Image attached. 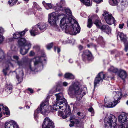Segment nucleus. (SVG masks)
Here are the masks:
<instances>
[{
	"label": "nucleus",
	"instance_id": "nucleus-31",
	"mask_svg": "<svg viewBox=\"0 0 128 128\" xmlns=\"http://www.w3.org/2000/svg\"><path fill=\"white\" fill-rule=\"evenodd\" d=\"M41 57H36L33 59V60H36L34 62V65H36L38 64L39 62H41Z\"/></svg>",
	"mask_w": 128,
	"mask_h": 128
},
{
	"label": "nucleus",
	"instance_id": "nucleus-15",
	"mask_svg": "<svg viewBox=\"0 0 128 128\" xmlns=\"http://www.w3.org/2000/svg\"><path fill=\"white\" fill-rule=\"evenodd\" d=\"M118 76L122 79H124L127 76L126 72L124 70L120 69L118 70Z\"/></svg>",
	"mask_w": 128,
	"mask_h": 128
},
{
	"label": "nucleus",
	"instance_id": "nucleus-9",
	"mask_svg": "<svg viewBox=\"0 0 128 128\" xmlns=\"http://www.w3.org/2000/svg\"><path fill=\"white\" fill-rule=\"evenodd\" d=\"M104 74L102 72L99 73L95 78L94 81V87H96V85L100 82H102L105 78Z\"/></svg>",
	"mask_w": 128,
	"mask_h": 128
},
{
	"label": "nucleus",
	"instance_id": "nucleus-45",
	"mask_svg": "<svg viewBox=\"0 0 128 128\" xmlns=\"http://www.w3.org/2000/svg\"><path fill=\"white\" fill-rule=\"evenodd\" d=\"M72 121H74V123L78 124L79 123V121L78 120L76 119H74Z\"/></svg>",
	"mask_w": 128,
	"mask_h": 128
},
{
	"label": "nucleus",
	"instance_id": "nucleus-51",
	"mask_svg": "<svg viewBox=\"0 0 128 128\" xmlns=\"http://www.w3.org/2000/svg\"><path fill=\"white\" fill-rule=\"evenodd\" d=\"M4 32V29L2 27H0V33H3Z\"/></svg>",
	"mask_w": 128,
	"mask_h": 128
},
{
	"label": "nucleus",
	"instance_id": "nucleus-8",
	"mask_svg": "<svg viewBox=\"0 0 128 128\" xmlns=\"http://www.w3.org/2000/svg\"><path fill=\"white\" fill-rule=\"evenodd\" d=\"M117 121L116 118L112 114H110L108 117V118H106L104 120V125L107 126L109 124H113L116 123Z\"/></svg>",
	"mask_w": 128,
	"mask_h": 128
},
{
	"label": "nucleus",
	"instance_id": "nucleus-19",
	"mask_svg": "<svg viewBox=\"0 0 128 128\" xmlns=\"http://www.w3.org/2000/svg\"><path fill=\"white\" fill-rule=\"evenodd\" d=\"M84 54L85 56L88 60H91L92 59V57L91 53L89 50L84 52Z\"/></svg>",
	"mask_w": 128,
	"mask_h": 128
},
{
	"label": "nucleus",
	"instance_id": "nucleus-5",
	"mask_svg": "<svg viewBox=\"0 0 128 128\" xmlns=\"http://www.w3.org/2000/svg\"><path fill=\"white\" fill-rule=\"evenodd\" d=\"M102 15L106 22L108 24L111 25L115 23V20L111 14L105 11L104 12Z\"/></svg>",
	"mask_w": 128,
	"mask_h": 128
},
{
	"label": "nucleus",
	"instance_id": "nucleus-49",
	"mask_svg": "<svg viewBox=\"0 0 128 128\" xmlns=\"http://www.w3.org/2000/svg\"><path fill=\"white\" fill-rule=\"evenodd\" d=\"M71 123L70 124L69 126L70 127H72L74 126V121H72V120L71 121Z\"/></svg>",
	"mask_w": 128,
	"mask_h": 128
},
{
	"label": "nucleus",
	"instance_id": "nucleus-10",
	"mask_svg": "<svg viewBox=\"0 0 128 128\" xmlns=\"http://www.w3.org/2000/svg\"><path fill=\"white\" fill-rule=\"evenodd\" d=\"M118 120L121 123L128 122V114L122 113L118 116Z\"/></svg>",
	"mask_w": 128,
	"mask_h": 128
},
{
	"label": "nucleus",
	"instance_id": "nucleus-21",
	"mask_svg": "<svg viewBox=\"0 0 128 128\" xmlns=\"http://www.w3.org/2000/svg\"><path fill=\"white\" fill-rule=\"evenodd\" d=\"M42 4L44 6L46 10H49L52 8L53 5L51 3H48L44 1H43Z\"/></svg>",
	"mask_w": 128,
	"mask_h": 128
},
{
	"label": "nucleus",
	"instance_id": "nucleus-17",
	"mask_svg": "<svg viewBox=\"0 0 128 128\" xmlns=\"http://www.w3.org/2000/svg\"><path fill=\"white\" fill-rule=\"evenodd\" d=\"M117 37L118 39L119 38L121 40L124 42L127 40L126 37V36L121 32H118L117 35Z\"/></svg>",
	"mask_w": 128,
	"mask_h": 128
},
{
	"label": "nucleus",
	"instance_id": "nucleus-39",
	"mask_svg": "<svg viewBox=\"0 0 128 128\" xmlns=\"http://www.w3.org/2000/svg\"><path fill=\"white\" fill-rule=\"evenodd\" d=\"M124 43L125 47L124 50L126 52H127L128 50V41L127 40Z\"/></svg>",
	"mask_w": 128,
	"mask_h": 128
},
{
	"label": "nucleus",
	"instance_id": "nucleus-42",
	"mask_svg": "<svg viewBox=\"0 0 128 128\" xmlns=\"http://www.w3.org/2000/svg\"><path fill=\"white\" fill-rule=\"evenodd\" d=\"M53 44L52 43H51L47 46V48L48 50H50L53 46Z\"/></svg>",
	"mask_w": 128,
	"mask_h": 128
},
{
	"label": "nucleus",
	"instance_id": "nucleus-58",
	"mask_svg": "<svg viewBox=\"0 0 128 128\" xmlns=\"http://www.w3.org/2000/svg\"><path fill=\"white\" fill-rule=\"evenodd\" d=\"M28 90L31 93H33V90L32 89L29 88L28 89Z\"/></svg>",
	"mask_w": 128,
	"mask_h": 128
},
{
	"label": "nucleus",
	"instance_id": "nucleus-43",
	"mask_svg": "<svg viewBox=\"0 0 128 128\" xmlns=\"http://www.w3.org/2000/svg\"><path fill=\"white\" fill-rule=\"evenodd\" d=\"M28 30L27 29H25L24 30L20 32V34H21V36H23L24 35L25 33L26 32L28 31Z\"/></svg>",
	"mask_w": 128,
	"mask_h": 128
},
{
	"label": "nucleus",
	"instance_id": "nucleus-55",
	"mask_svg": "<svg viewBox=\"0 0 128 128\" xmlns=\"http://www.w3.org/2000/svg\"><path fill=\"white\" fill-rule=\"evenodd\" d=\"M68 83L66 82H64L63 83V86H67Z\"/></svg>",
	"mask_w": 128,
	"mask_h": 128
},
{
	"label": "nucleus",
	"instance_id": "nucleus-44",
	"mask_svg": "<svg viewBox=\"0 0 128 128\" xmlns=\"http://www.w3.org/2000/svg\"><path fill=\"white\" fill-rule=\"evenodd\" d=\"M18 64L20 66H21L23 64V62L21 61H18L17 62Z\"/></svg>",
	"mask_w": 128,
	"mask_h": 128
},
{
	"label": "nucleus",
	"instance_id": "nucleus-60",
	"mask_svg": "<svg viewBox=\"0 0 128 128\" xmlns=\"http://www.w3.org/2000/svg\"><path fill=\"white\" fill-rule=\"evenodd\" d=\"M68 115V114L67 115H63V116L62 115V118L64 119H65L67 117Z\"/></svg>",
	"mask_w": 128,
	"mask_h": 128
},
{
	"label": "nucleus",
	"instance_id": "nucleus-4",
	"mask_svg": "<svg viewBox=\"0 0 128 128\" xmlns=\"http://www.w3.org/2000/svg\"><path fill=\"white\" fill-rule=\"evenodd\" d=\"M46 25L44 23H38V24L33 27L32 30H30L31 35L32 36H34L39 34L38 28H39L40 30L43 32L46 29Z\"/></svg>",
	"mask_w": 128,
	"mask_h": 128
},
{
	"label": "nucleus",
	"instance_id": "nucleus-13",
	"mask_svg": "<svg viewBox=\"0 0 128 128\" xmlns=\"http://www.w3.org/2000/svg\"><path fill=\"white\" fill-rule=\"evenodd\" d=\"M121 97L119 96L117 98V100H114L113 102L105 103L104 106L107 108H110L114 106L118 103L120 102V100L121 99Z\"/></svg>",
	"mask_w": 128,
	"mask_h": 128
},
{
	"label": "nucleus",
	"instance_id": "nucleus-26",
	"mask_svg": "<svg viewBox=\"0 0 128 128\" xmlns=\"http://www.w3.org/2000/svg\"><path fill=\"white\" fill-rule=\"evenodd\" d=\"M94 23V24L98 28H101V27L102 26L101 22L99 20H95Z\"/></svg>",
	"mask_w": 128,
	"mask_h": 128
},
{
	"label": "nucleus",
	"instance_id": "nucleus-29",
	"mask_svg": "<svg viewBox=\"0 0 128 128\" xmlns=\"http://www.w3.org/2000/svg\"><path fill=\"white\" fill-rule=\"evenodd\" d=\"M80 1L86 6H90L91 5L89 0H80Z\"/></svg>",
	"mask_w": 128,
	"mask_h": 128
},
{
	"label": "nucleus",
	"instance_id": "nucleus-24",
	"mask_svg": "<svg viewBox=\"0 0 128 128\" xmlns=\"http://www.w3.org/2000/svg\"><path fill=\"white\" fill-rule=\"evenodd\" d=\"M12 86L10 84L7 85L6 88V90L8 94H10L12 92Z\"/></svg>",
	"mask_w": 128,
	"mask_h": 128
},
{
	"label": "nucleus",
	"instance_id": "nucleus-32",
	"mask_svg": "<svg viewBox=\"0 0 128 128\" xmlns=\"http://www.w3.org/2000/svg\"><path fill=\"white\" fill-rule=\"evenodd\" d=\"M108 70L111 71L114 73H116L117 72H118V70L117 68H114L113 66H111L110 68Z\"/></svg>",
	"mask_w": 128,
	"mask_h": 128
},
{
	"label": "nucleus",
	"instance_id": "nucleus-63",
	"mask_svg": "<svg viewBox=\"0 0 128 128\" xmlns=\"http://www.w3.org/2000/svg\"><path fill=\"white\" fill-rule=\"evenodd\" d=\"M62 76V74H58V76Z\"/></svg>",
	"mask_w": 128,
	"mask_h": 128
},
{
	"label": "nucleus",
	"instance_id": "nucleus-37",
	"mask_svg": "<svg viewBox=\"0 0 128 128\" xmlns=\"http://www.w3.org/2000/svg\"><path fill=\"white\" fill-rule=\"evenodd\" d=\"M65 11L66 14L69 16H71L72 15V13L71 10L69 9L66 8L65 9Z\"/></svg>",
	"mask_w": 128,
	"mask_h": 128
},
{
	"label": "nucleus",
	"instance_id": "nucleus-3",
	"mask_svg": "<svg viewBox=\"0 0 128 128\" xmlns=\"http://www.w3.org/2000/svg\"><path fill=\"white\" fill-rule=\"evenodd\" d=\"M87 93V90L86 88H84L77 82H75L70 86L69 88L68 94L71 95H81L83 96Z\"/></svg>",
	"mask_w": 128,
	"mask_h": 128
},
{
	"label": "nucleus",
	"instance_id": "nucleus-52",
	"mask_svg": "<svg viewBox=\"0 0 128 128\" xmlns=\"http://www.w3.org/2000/svg\"><path fill=\"white\" fill-rule=\"evenodd\" d=\"M124 25V24L122 23V24H120L119 25V27L120 28H123V27Z\"/></svg>",
	"mask_w": 128,
	"mask_h": 128
},
{
	"label": "nucleus",
	"instance_id": "nucleus-11",
	"mask_svg": "<svg viewBox=\"0 0 128 128\" xmlns=\"http://www.w3.org/2000/svg\"><path fill=\"white\" fill-rule=\"evenodd\" d=\"M9 116L10 112L8 108L6 106L4 107L2 105H0V118L2 117V114Z\"/></svg>",
	"mask_w": 128,
	"mask_h": 128
},
{
	"label": "nucleus",
	"instance_id": "nucleus-62",
	"mask_svg": "<svg viewBox=\"0 0 128 128\" xmlns=\"http://www.w3.org/2000/svg\"><path fill=\"white\" fill-rule=\"evenodd\" d=\"M78 97H80L79 100H80L82 98V97H81V96H77L76 97V98L77 99H78Z\"/></svg>",
	"mask_w": 128,
	"mask_h": 128
},
{
	"label": "nucleus",
	"instance_id": "nucleus-22",
	"mask_svg": "<svg viewBox=\"0 0 128 128\" xmlns=\"http://www.w3.org/2000/svg\"><path fill=\"white\" fill-rule=\"evenodd\" d=\"M101 28L104 30L107 33H109L111 32L110 29L108 25H103L102 26Z\"/></svg>",
	"mask_w": 128,
	"mask_h": 128
},
{
	"label": "nucleus",
	"instance_id": "nucleus-2",
	"mask_svg": "<svg viewBox=\"0 0 128 128\" xmlns=\"http://www.w3.org/2000/svg\"><path fill=\"white\" fill-rule=\"evenodd\" d=\"M60 26L66 33L75 35L79 33L80 28L78 22L71 18L65 16L61 20Z\"/></svg>",
	"mask_w": 128,
	"mask_h": 128
},
{
	"label": "nucleus",
	"instance_id": "nucleus-59",
	"mask_svg": "<svg viewBox=\"0 0 128 128\" xmlns=\"http://www.w3.org/2000/svg\"><path fill=\"white\" fill-rule=\"evenodd\" d=\"M56 96H62L63 95V94L62 93H58L55 94Z\"/></svg>",
	"mask_w": 128,
	"mask_h": 128
},
{
	"label": "nucleus",
	"instance_id": "nucleus-23",
	"mask_svg": "<svg viewBox=\"0 0 128 128\" xmlns=\"http://www.w3.org/2000/svg\"><path fill=\"white\" fill-rule=\"evenodd\" d=\"M16 47L13 46H12L11 48V50L8 52V54L9 55H11L12 54H14L16 51Z\"/></svg>",
	"mask_w": 128,
	"mask_h": 128
},
{
	"label": "nucleus",
	"instance_id": "nucleus-56",
	"mask_svg": "<svg viewBox=\"0 0 128 128\" xmlns=\"http://www.w3.org/2000/svg\"><path fill=\"white\" fill-rule=\"evenodd\" d=\"M93 109L92 108H89L88 109V111L91 112H92L93 111Z\"/></svg>",
	"mask_w": 128,
	"mask_h": 128
},
{
	"label": "nucleus",
	"instance_id": "nucleus-20",
	"mask_svg": "<svg viewBox=\"0 0 128 128\" xmlns=\"http://www.w3.org/2000/svg\"><path fill=\"white\" fill-rule=\"evenodd\" d=\"M65 3V1L64 0H62L60 1V6H58V4H57V7L56 8V7H54V8L57 11H58L60 10H63V8L62 7V6H60L62 4H64Z\"/></svg>",
	"mask_w": 128,
	"mask_h": 128
},
{
	"label": "nucleus",
	"instance_id": "nucleus-7",
	"mask_svg": "<svg viewBox=\"0 0 128 128\" xmlns=\"http://www.w3.org/2000/svg\"><path fill=\"white\" fill-rule=\"evenodd\" d=\"M42 126V128H54V123L48 118H45Z\"/></svg>",
	"mask_w": 128,
	"mask_h": 128
},
{
	"label": "nucleus",
	"instance_id": "nucleus-14",
	"mask_svg": "<svg viewBox=\"0 0 128 128\" xmlns=\"http://www.w3.org/2000/svg\"><path fill=\"white\" fill-rule=\"evenodd\" d=\"M31 46V44L30 43H28L27 45H25L24 47H22L20 49V54L24 55L26 54Z\"/></svg>",
	"mask_w": 128,
	"mask_h": 128
},
{
	"label": "nucleus",
	"instance_id": "nucleus-48",
	"mask_svg": "<svg viewBox=\"0 0 128 128\" xmlns=\"http://www.w3.org/2000/svg\"><path fill=\"white\" fill-rule=\"evenodd\" d=\"M34 48H35L36 50H38L40 49V47L38 46H36L34 47Z\"/></svg>",
	"mask_w": 128,
	"mask_h": 128
},
{
	"label": "nucleus",
	"instance_id": "nucleus-50",
	"mask_svg": "<svg viewBox=\"0 0 128 128\" xmlns=\"http://www.w3.org/2000/svg\"><path fill=\"white\" fill-rule=\"evenodd\" d=\"M34 52L32 51H31L30 53V55L31 56H33L34 55Z\"/></svg>",
	"mask_w": 128,
	"mask_h": 128
},
{
	"label": "nucleus",
	"instance_id": "nucleus-64",
	"mask_svg": "<svg viewBox=\"0 0 128 128\" xmlns=\"http://www.w3.org/2000/svg\"><path fill=\"white\" fill-rule=\"evenodd\" d=\"M80 112H79L77 113V114L78 115V116H79L80 115Z\"/></svg>",
	"mask_w": 128,
	"mask_h": 128
},
{
	"label": "nucleus",
	"instance_id": "nucleus-47",
	"mask_svg": "<svg viewBox=\"0 0 128 128\" xmlns=\"http://www.w3.org/2000/svg\"><path fill=\"white\" fill-rule=\"evenodd\" d=\"M58 110V115L59 116H62V115L63 114V112L62 111H59Z\"/></svg>",
	"mask_w": 128,
	"mask_h": 128
},
{
	"label": "nucleus",
	"instance_id": "nucleus-33",
	"mask_svg": "<svg viewBox=\"0 0 128 128\" xmlns=\"http://www.w3.org/2000/svg\"><path fill=\"white\" fill-rule=\"evenodd\" d=\"M116 125V123L113 124H108L107 126H105V128H114L115 126Z\"/></svg>",
	"mask_w": 128,
	"mask_h": 128
},
{
	"label": "nucleus",
	"instance_id": "nucleus-34",
	"mask_svg": "<svg viewBox=\"0 0 128 128\" xmlns=\"http://www.w3.org/2000/svg\"><path fill=\"white\" fill-rule=\"evenodd\" d=\"M20 34V32H16L14 34L13 37L14 38L16 39L20 38L21 36V34Z\"/></svg>",
	"mask_w": 128,
	"mask_h": 128
},
{
	"label": "nucleus",
	"instance_id": "nucleus-40",
	"mask_svg": "<svg viewBox=\"0 0 128 128\" xmlns=\"http://www.w3.org/2000/svg\"><path fill=\"white\" fill-rule=\"evenodd\" d=\"M121 128H128V122L125 123L121 126Z\"/></svg>",
	"mask_w": 128,
	"mask_h": 128
},
{
	"label": "nucleus",
	"instance_id": "nucleus-35",
	"mask_svg": "<svg viewBox=\"0 0 128 128\" xmlns=\"http://www.w3.org/2000/svg\"><path fill=\"white\" fill-rule=\"evenodd\" d=\"M114 94H116V96H126L128 95V94L126 93V94H122V93L120 92H117L116 91L114 92Z\"/></svg>",
	"mask_w": 128,
	"mask_h": 128
},
{
	"label": "nucleus",
	"instance_id": "nucleus-54",
	"mask_svg": "<svg viewBox=\"0 0 128 128\" xmlns=\"http://www.w3.org/2000/svg\"><path fill=\"white\" fill-rule=\"evenodd\" d=\"M102 0H93L95 2L97 3H99L101 2Z\"/></svg>",
	"mask_w": 128,
	"mask_h": 128
},
{
	"label": "nucleus",
	"instance_id": "nucleus-27",
	"mask_svg": "<svg viewBox=\"0 0 128 128\" xmlns=\"http://www.w3.org/2000/svg\"><path fill=\"white\" fill-rule=\"evenodd\" d=\"M119 2V0H109V2L111 5L114 6L117 5Z\"/></svg>",
	"mask_w": 128,
	"mask_h": 128
},
{
	"label": "nucleus",
	"instance_id": "nucleus-36",
	"mask_svg": "<svg viewBox=\"0 0 128 128\" xmlns=\"http://www.w3.org/2000/svg\"><path fill=\"white\" fill-rule=\"evenodd\" d=\"M92 20L90 18H88V20L87 26L89 28H90L92 26Z\"/></svg>",
	"mask_w": 128,
	"mask_h": 128
},
{
	"label": "nucleus",
	"instance_id": "nucleus-53",
	"mask_svg": "<svg viewBox=\"0 0 128 128\" xmlns=\"http://www.w3.org/2000/svg\"><path fill=\"white\" fill-rule=\"evenodd\" d=\"M54 89H52L50 90L49 92L50 94H52L53 93L55 92L56 91H54Z\"/></svg>",
	"mask_w": 128,
	"mask_h": 128
},
{
	"label": "nucleus",
	"instance_id": "nucleus-30",
	"mask_svg": "<svg viewBox=\"0 0 128 128\" xmlns=\"http://www.w3.org/2000/svg\"><path fill=\"white\" fill-rule=\"evenodd\" d=\"M8 3L10 6H12L15 4L17 2L18 0H8Z\"/></svg>",
	"mask_w": 128,
	"mask_h": 128
},
{
	"label": "nucleus",
	"instance_id": "nucleus-41",
	"mask_svg": "<svg viewBox=\"0 0 128 128\" xmlns=\"http://www.w3.org/2000/svg\"><path fill=\"white\" fill-rule=\"evenodd\" d=\"M4 37L0 34V44L2 43L4 41Z\"/></svg>",
	"mask_w": 128,
	"mask_h": 128
},
{
	"label": "nucleus",
	"instance_id": "nucleus-6",
	"mask_svg": "<svg viewBox=\"0 0 128 128\" xmlns=\"http://www.w3.org/2000/svg\"><path fill=\"white\" fill-rule=\"evenodd\" d=\"M48 21L51 25L53 26L56 27V21L57 18L56 14L55 12H52L48 15Z\"/></svg>",
	"mask_w": 128,
	"mask_h": 128
},
{
	"label": "nucleus",
	"instance_id": "nucleus-38",
	"mask_svg": "<svg viewBox=\"0 0 128 128\" xmlns=\"http://www.w3.org/2000/svg\"><path fill=\"white\" fill-rule=\"evenodd\" d=\"M4 55L3 51L0 49V61L4 58Z\"/></svg>",
	"mask_w": 128,
	"mask_h": 128
},
{
	"label": "nucleus",
	"instance_id": "nucleus-25",
	"mask_svg": "<svg viewBox=\"0 0 128 128\" xmlns=\"http://www.w3.org/2000/svg\"><path fill=\"white\" fill-rule=\"evenodd\" d=\"M65 78L68 79H74V76L72 74L67 73L64 75Z\"/></svg>",
	"mask_w": 128,
	"mask_h": 128
},
{
	"label": "nucleus",
	"instance_id": "nucleus-1",
	"mask_svg": "<svg viewBox=\"0 0 128 128\" xmlns=\"http://www.w3.org/2000/svg\"><path fill=\"white\" fill-rule=\"evenodd\" d=\"M56 97V102L53 105L52 107L48 105V102L47 101H45L41 103L40 105V108H38L34 112V118H36L38 117V113L39 110L45 116L46 113L48 111L52 112L54 110H57L59 109L63 110L64 104L66 105L67 103L66 100L63 96Z\"/></svg>",
	"mask_w": 128,
	"mask_h": 128
},
{
	"label": "nucleus",
	"instance_id": "nucleus-46",
	"mask_svg": "<svg viewBox=\"0 0 128 128\" xmlns=\"http://www.w3.org/2000/svg\"><path fill=\"white\" fill-rule=\"evenodd\" d=\"M57 50V52L58 53L60 51V49L58 48V47H54V50L55 51H56V50Z\"/></svg>",
	"mask_w": 128,
	"mask_h": 128
},
{
	"label": "nucleus",
	"instance_id": "nucleus-12",
	"mask_svg": "<svg viewBox=\"0 0 128 128\" xmlns=\"http://www.w3.org/2000/svg\"><path fill=\"white\" fill-rule=\"evenodd\" d=\"M5 125L6 128H18L16 123L12 120L8 121L6 122Z\"/></svg>",
	"mask_w": 128,
	"mask_h": 128
},
{
	"label": "nucleus",
	"instance_id": "nucleus-18",
	"mask_svg": "<svg viewBox=\"0 0 128 128\" xmlns=\"http://www.w3.org/2000/svg\"><path fill=\"white\" fill-rule=\"evenodd\" d=\"M17 71H19V74L18 75L16 76V78L19 83L21 82L22 80L23 77L24 76L23 71L20 70H18Z\"/></svg>",
	"mask_w": 128,
	"mask_h": 128
},
{
	"label": "nucleus",
	"instance_id": "nucleus-16",
	"mask_svg": "<svg viewBox=\"0 0 128 128\" xmlns=\"http://www.w3.org/2000/svg\"><path fill=\"white\" fill-rule=\"evenodd\" d=\"M29 42H28L26 39L24 38H21L18 40V43L20 46L24 47L25 45H27Z\"/></svg>",
	"mask_w": 128,
	"mask_h": 128
},
{
	"label": "nucleus",
	"instance_id": "nucleus-28",
	"mask_svg": "<svg viewBox=\"0 0 128 128\" xmlns=\"http://www.w3.org/2000/svg\"><path fill=\"white\" fill-rule=\"evenodd\" d=\"M8 65L6 67L5 69H4L3 70V72L5 75L6 76L7 75V73L8 72V66L9 65L11 64L10 62V60L9 62H8L7 63Z\"/></svg>",
	"mask_w": 128,
	"mask_h": 128
},
{
	"label": "nucleus",
	"instance_id": "nucleus-57",
	"mask_svg": "<svg viewBox=\"0 0 128 128\" xmlns=\"http://www.w3.org/2000/svg\"><path fill=\"white\" fill-rule=\"evenodd\" d=\"M13 58L14 59L17 60H18L19 58L18 56H14Z\"/></svg>",
	"mask_w": 128,
	"mask_h": 128
},
{
	"label": "nucleus",
	"instance_id": "nucleus-61",
	"mask_svg": "<svg viewBox=\"0 0 128 128\" xmlns=\"http://www.w3.org/2000/svg\"><path fill=\"white\" fill-rule=\"evenodd\" d=\"M82 46L80 45L79 46V48L80 50H81L82 49Z\"/></svg>",
	"mask_w": 128,
	"mask_h": 128
}]
</instances>
